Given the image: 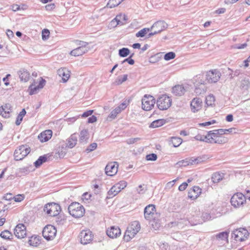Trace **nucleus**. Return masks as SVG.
I'll return each mask as SVG.
<instances>
[{
	"label": "nucleus",
	"mask_w": 250,
	"mask_h": 250,
	"mask_svg": "<svg viewBox=\"0 0 250 250\" xmlns=\"http://www.w3.org/2000/svg\"><path fill=\"white\" fill-rule=\"evenodd\" d=\"M140 229L141 225L138 221L132 222L127 228L125 233L124 240L126 242L129 241L140 230Z\"/></svg>",
	"instance_id": "obj_1"
},
{
	"label": "nucleus",
	"mask_w": 250,
	"mask_h": 250,
	"mask_svg": "<svg viewBox=\"0 0 250 250\" xmlns=\"http://www.w3.org/2000/svg\"><path fill=\"white\" fill-rule=\"evenodd\" d=\"M69 214L73 217L79 218L85 213V209L83 205L78 202L71 203L68 208Z\"/></svg>",
	"instance_id": "obj_2"
},
{
	"label": "nucleus",
	"mask_w": 250,
	"mask_h": 250,
	"mask_svg": "<svg viewBox=\"0 0 250 250\" xmlns=\"http://www.w3.org/2000/svg\"><path fill=\"white\" fill-rule=\"evenodd\" d=\"M171 99L167 95H163L157 100V105L160 110H164L168 108L171 105Z\"/></svg>",
	"instance_id": "obj_3"
},
{
	"label": "nucleus",
	"mask_w": 250,
	"mask_h": 250,
	"mask_svg": "<svg viewBox=\"0 0 250 250\" xmlns=\"http://www.w3.org/2000/svg\"><path fill=\"white\" fill-rule=\"evenodd\" d=\"M155 103V99L152 96L145 95L142 99V109L149 111L154 107Z\"/></svg>",
	"instance_id": "obj_4"
},
{
	"label": "nucleus",
	"mask_w": 250,
	"mask_h": 250,
	"mask_svg": "<svg viewBox=\"0 0 250 250\" xmlns=\"http://www.w3.org/2000/svg\"><path fill=\"white\" fill-rule=\"evenodd\" d=\"M249 236L248 230L243 228L234 230L232 233V237L236 241H245Z\"/></svg>",
	"instance_id": "obj_5"
},
{
	"label": "nucleus",
	"mask_w": 250,
	"mask_h": 250,
	"mask_svg": "<svg viewBox=\"0 0 250 250\" xmlns=\"http://www.w3.org/2000/svg\"><path fill=\"white\" fill-rule=\"evenodd\" d=\"M57 233L56 228L52 225L46 226L42 230V236L47 240H53Z\"/></svg>",
	"instance_id": "obj_6"
},
{
	"label": "nucleus",
	"mask_w": 250,
	"mask_h": 250,
	"mask_svg": "<svg viewBox=\"0 0 250 250\" xmlns=\"http://www.w3.org/2000/svg\"><path fill=\"white\" fill-rule=\"evenodd\" d=\"M246 202L245 196L241 193L234 194L231 198V205L235 208H239Z\"/></svg>",
	"instance_id": "obj_7"
},
{
	"label": "nucleus",
	"mask_w": 250,
	"mask_h": 250,
	"mask_svg": "<svg viewBox=\"0 0 250 250\" xmlns=\"http://www.w3.org/2000/svg\"><path fill=\"white\" fill-rule=\"evenodd\" d=\"M221 75V73L217 69L210 70L206 73V80L208 83H215L220 79Z\"/></svg>",
	"instance_id": "obj_8"
},
{
	"label": "nucleus",
	"mask_w": 250,
	"mask_h": 250,
	"mask_svg": "<svg viewBox=\"0 0 250 250\" xmlns=\"http://www.w3.org/2000/svg\"><path fill=\"white\" fill-rule=\"evenodd\" d=\"M80 242L83 245L90 243L93 239V235L90 230H83L79 235Z\"/></svg>",
	"instance_id": "obj_9"
},
{
	"label": "nucleus",
	"mask_w": 250,
	"mask_h": 250,
	"mask_svg": "<svg viewBox=\"0 0 250 250\" xmlns=\"http://www.w3.org/2000/svg\"><path fill=\"white\" fill-rule=\"evenodd\" d=\"M118 165L117 162H112L109 163L105 167V173L108 176H113L118 171Z\"/></svg>",
	"instance_id": "obj_10"
},
{
	"label": "nucleus",
	"mask_w": 250,
	"mask_h": 250,
	"mask_svg": "<svg viewBox=\"0 0 250 250\" xmlns=\"http://www.w3.org/2000/svg\"><path fill=\"white\" fill-rule=\"evenodd\" d=\"M167 28V24L163 21L155 22L150 28V30H154L159 33Z\"/></svg>",
	"instance_id": "obj_11"
},
{
	"label": "nucleus",
	"mask_w": 250,
	"mask_h": 250,
	"mask_svg": "<svg viewBox=\"0 0 250 250\" xmlns=\"http://www.w3.org/2000/svg\"><path fill=\"white\" fill-rule=\"evenodd\" d=\"M155 211V206L153 204L147 206L144 209V216L146 219L151 220L154 219V214Z\"/></svg>",
	"instance_id": "obj_12"
},
{
	"label": "nucleus",
	"mask_w": 250,
	"mask_h": 250,
	"mask_svg": "<svg viewBox=\"0 0 250 250\" xmlns=\"http://www.w3.org/2000/svg\"><path fill=\"white\" fill-rule=\"evenodd\" d=\"M202 100L199 98H194L190 102V108L192 112L195 113L201 109Z\"/></svg>",
	"instance_id": "obj_13"
},
{
	"label": "nucleus",
	"mask_w": 250,
	"mask_h": 250,
	"mask_svg": "<svg viewBox=\"0 0 250 250\" xmlns=\"http://www.w3.org/2000/svg\"><path fill=\"white\" fill-rule=\"evenodd\" d=\"M1 112L2 113V117L4 118H8L11 116L13 112L12 106L11 104L7 103L3 105H0Z\"/></svg>",
	"instance_id": "obj_14"
},
{
	"label": "nucleus",
	"mask_w": 250,
	"mask_h": 250,
	"mask_svg": "<svg viewBox=\"0 0 250 250\" xmlns=\"http://www.w3.org/2000/svg\"><path fill=\"white\" fill-rule=\"evenodd\" d=\"M106 234L110 238H116L120 236L121 234V231L118 227L112 226L110 228L107 229Z\"/></svg>",
	"instance_id": "obj_15"
},
{
	"label": "nucleus",
	"mask_w": 250,
	"mask_h": 250,
	"mask_svg": "<svg viewBox=\"0 0 250 250\" xmlns=\"http://www.w3.org/2000/svg\"><path fill=\"white\" fill-rule=\"evenodd\" d=\"M52 136V131L50 129L45 130L38 135V139L42 143L46 142Z\"/></svg>",
	"instance_id": "obj_16"
},
{
	"label": "nucleus",
	"mask_w": 250,
	"mask_h": 250,
	"mask_svg": "<svg viewBox=\"0 0 250 250\" xmlns=\"http://www.w3.org/2000/svg\"><path fill=\"white\" fill-rule=\"evenodd\" d=\"M208 143L223 144L227 143L228 141V139L227 137L221 136H218L216 137L213 136V138L210 136V139H208Z\"/></svg>",
	"instance_id": "obj_17"
},
{
	"label": "nucleus",
	"mask_w": 250,
	"mask_h": 250,
	"mask_svg": "<svg viewBox=\"0 0 250 250\" xmlns=\"http://www.w3.org/2000/svg\"><path fill=\"white\" fill-rule=\"evenodd\" d=\"M202 192V189L198 186H194L188 192V197L192 199H195L199 196Z\"/></svg>",
	"instance_id": "obj_18"
},
{
	"label": "nucleus",
	"mask_w": 250,
	"mask_h": 250,
	"mask_svg": "<svg viewBox=\"0 0 250 250\" xmlns=\"http://www.w3.org/2000/svg\"><path fill=\"white\" fill-rule=\"evenodd\" d=\"M58 75L62 78V82H66L70 77V71L65 68H61L57 71Z\"/></svg>",
	"instance_id": "obj_19"
},
{
	"label": "nucleus",
	"mask_w": 250,
	"mask_h": 250,
	"mask_svg": "<svg viewBox=\"0 0 250 250\" xmlns=\"http://www.w3.org/2000/svg\"><path fill=\"white\" fill-rule=\"evenodd\" d=\"M19 79L21 82H27L30 79V75L29 72L24 68L21 69L18 72Z\"/></svg>",
	"instance_id": "obj_20"
},
{
	"label": "nucleus",
	"mask_w": 250,
	"mask_h": 250,
	"mask_svg": "<svg viewBox=\"0 0 250 250\" xmlns=\"http://www.w3.org/2000/svg\"><path fill=\"white\" fill-rule=\"evenodd\" d=\"M26 235V227L23 224L17 225V238H23Z\"/></svg>",
	"instance_id": "obj_21"
},
{
	"label": "nucleus",
	"mask_w": 250,
	"mask_h": 250,
	"mask_svg": "<svg viewBox=\"0 0 250 250\" xmlns=\"http://www.w3.org/2000/svg\"><path fill=\"white\" fill-rule=\"evenodd\" d=\"M19 151L20 154L17 155V161L22 160L25 156L30 152V148L26 147L24 146H20Z\"/></svg>",
	"instance_id": "obj_22"
},
{
	"label": "nucleus",
	"mask_w": 250,
	"mask_h": 250,
	"mask_svg": "<svg viewBox=\"0 0 250 250\" xmlns=\"http://www.w3.org/2000/svg\"><path fill=\"white\" fill-rule=\"evenodd\" d=\"M88 51L87 48L84 47L83 46H79L76 49L72 50L70 54L72 56L77 57L83 55L85 53Z\"/></svg>",
	"instance_id": "obj_23"
},
{
	"label": "nucleus",
	"mask_w": 250,
	"mask_h": 250,
	"mask_svg": "<svg viewBox=\"0 0 250 250\" xmlns=\"http://www.w3.org/2000/svg\"><path fill=\"white\" fill-rule=\"evenodd\" d=\"M41 237L38 235H33L28 240V243L30 246L37 247L41 243Z\"/></svg>",
	"instance_id": "obj_24"
},
{
	"label": "nucleus",
	"mask_w": 250,
	"mask_h": 250,
	"mask_svg": "<svg viewBox=\"0 0 250 250\" xmlns=\"http://www.w3.org/2000/svg\"><path fill=\"white\" fill-rule=\"evenodd\" d=\"M186 89L182 85H177L172 88V93L175 96H181L185 93Z\"/></svg>",
	"instance_id": "obj_25"
},
{
	"label": "nucleus",
	"mask_w": 250,
	"mask_h": 250,
	"mask_svg": "<svg viewBox=\"0 0 250 250\" xmlns=\"http://www.w3.org/2000/svg\"><path fill=\"white\" fill-rule=\"evenodd\" d=\"M77 136L76 134H73L67 140V146L68 147L72 148L74 147L77 143Z\"/></svg>",
	"instance_id": "obj_26"
},
{
	"label": "nucleus",
	"mask_w": 250,
	"mask_h": 250,
	"mask_svg": "<svg viewBox=\"0 0 250 250\" xmlns=\"http://www.w3.org/2000/svg\"><path fill=\"white\" fill-rule=\"evenodd\" d=\"M120 189L116 185H114L108 191V196L107 198H111L116 195L119 192Z\"/></svg>",
	"instance_id": "obj_27"
},
{
	"label": "nucleus",
	"mask_w": 250,
	"mask_h": 250,
	"mask_svg": "<svg viewBox=\"0 0 250 250\" xmlns=\"http://www.w3.org/2000/svg\"><path fill=\"white\" fill-rule=\"evenodd\" d=\"M51 208V212L54 214V216H57L59 214L61 210V207L56 203H50Z\"/></svg>",
	"instance_id": "obj_28"
},
{
	"label": "nucleus",
	"mask_w": 250,
	"mask_h": 250,
	"mask_svg": "<svg viewBox=\"0 0 250 250\" xmlns=\"http://www.w3.org/2000/svg\"><path fill=\"white\" fill-rule=\"evenodd\" d=\"M88 139V133L86 129L82 130L80 134V141L81 143H85Z\"/></svg>",
	"instance_id": "obj_29"
},
{
	"label": "nucleus",
	"mask_w": 250,
	"mask_h": 250,
	"mask_svg": "<svg viewBox=\"0 0 250 250\" xmlns=\"http://www.w3.org/2000/svg\"><path fill=\"white\" fill-rule=\"evenodd\" d=\"M207 159L206 156H199L197 157H191V162H193V165H197L203 163Z\"/></svg>",
	"instance_id": "obj_30"
},
{
	"label": "nucleus",
	"mask_w": 250,
	"mask_h": 250,
	"mask_svg": "<svg viewBox=\"0 0 250 250\" xmlns=\"http://www.w3.org/2000/svg\"><path fill=\"white\" fill-rule=\"evenodd\" d=\"M166 123V121L164 119H158L154 121L150 125V127L156 128L161 126Z\"/></svg>",
	"instance_id": "obj_31"
},
{
	"label": "nucleus",
	"mask_w": 250,
	"mask_h": 250,
	"mask_svg": "<svg viewBox=\"0 0 250 250\" xmlns=\"http://www.w3.org/2000/svg\"><path fill=\"white\" fill-rule=\"evenodd\" d=\"M179 166L186 167L189 165H193V162H191V157L189 158H186L182 161H179L177 164Z\"/></svg>",
	"instance_id": "obj_32"
},
{
	"label": "nucleus",
	"mask_w": 250,
	"mask_h": 250,
	"mask_svg": "<svg viewBox=\"0 0 250 250\" xmlns=\"http://www.w3.org/2000/svg\"><path fill=\"white\" fill-rule=\"evenodd\" d=\"M171 143L175 147L179 146L182 143V139L179 137H171L170 140Z\"/></svg>",
	"instance_id": "obj_33"
},
{
	"label": "nucleus",
	"mask_w": 250,
	"mask_h": 250,
	"mask_svg": "<svg viewBox=\"0 0 250 250\" xmlns=\"http://www.w3.org/2000/svg\"><path fill=\"white\" fill-rule=\"evenodd\" d=\"M47 160V158L45 155L40 156L38 159L34 163V165L36 167H39L43 163L45 162Z\"/></svg>",
	"instance_id": "obj_34"
},
{
	"label": "nucleus",
	"mask_w": 250,
	"mask_h": 250,
	"mask_svg": "<svg viewBox=\"0 0 250 250\" xmlns=\"http://www.w3.org/2000/svg\"><path fill=\"white\" fill-rule=\"evenodd\" d=\"M223 175L218 173L216 172L213 174L211 179L214 183H217L223 179Z\"/></svg>",
	"instance_id": "obj_35"
},
{
	"label": "nucleus",
	"mask_w": 250,
	"mask_h": 250,
	"mask_svg": "<svg viewBox=\"0 0 250 250\" xmlns=\"http://www.w3.org/2000/svg\"><path fill=\"white\" fill-rule=\"evenodd\" d=\"M194 91L197 95H201L205 93L206 89L204 83H201V84L198 87L196 86Z\"/></svg>",
	"instance_id": "obj_36"
},
{
	"label": "nucleus",
	"mask_w": 250,
	"mask_h": 250,
	"mask_svg": "<svg viewBox=\"0 0 250 250\" xmlns=\"http://www.w3.org/2000/svg\"><path fill=\"white\" fill-rule=\"evenodd\" d=\"M66 153V147H60L58 150V152L56 153L55 156L56 157L63 158Z\"/></svg>",
	"instance_id": "obj_37"
},
{
	"label": "nucleus",
	"mask_w": 250,
	"mask_h": 250,
	"mask_svg": "<svg viewBox=\"0 0 250 250\" xmlns=\"http://www.w3.org/2000/svg\"><path fill=\"white\" fill-rule=\"evenodd\" d=\"M123 0H109L107 4V7L112 8L120 4Z\"/></svg>",
	"instance_id": "obj_38"
},
{
	"label": "nucleus",
	"mask_w": 250,
	"mask_h": 250,
	"mask_svg": "<svg viewBox=\"0 0 250 250\" xmlns=\"http://www.w3.org/2000/svg\"><path fill=\"white\" fill-rule=\"evenodd\" d=\"M26 112L24 108L22 109L21 111L20 112L17 118V125H20L23 119V117L25 115Z\"/></svg>",
	"instance_id": "obj_39"
},
{
	"label": "nucleus",
	"mask_w": 250,
	"mask_h": 250,
	"mask_svg": "<svg viewBox=\"0 0 250 250\" xmlns=\"http://www.w3.org/2000/svg\"><path fill=\"white\" fill-rule=\"evenodd\" d=\"M0 236L1 238L7 240L12 239L13 236L11 232L7 230L2 231L0 234Z\"/></svg>",
	"instance_id": "obj_40"
},
{
	"label": "nucleus",
	"mask_w": 250,
	"mask_h": 250,
	"mask_svg": "<svg viewBox=\"0 0 250 250\" xmlns=\"http://www.w3.org/2000/svg\"><path fill=\"white\" fill-rule=\"evenodd\" d=\"M215 97L213 95H208L206 99V104L208 106H212L214 104Z\"/></svg>",
	"instance_id": "obj_41"
},
{
	"label": "nucleus",
	"mask_w": 250,
	"mask_h": 250,
	"mask_svg": "<svg viewBox=\"0 0 250 250\" xmlns=\"http://www.w3.org/2000/svg\"><path fill=\"white\" fill-rule=\"evenodd\" d=\"M130 53V50L127 48H122L119 50V55L121 57H125Z\"/></svg>",
	"instance_id": "obj_42"
},
{
	"label": "nucleus",
	"mask_w": 250,
	"mask_h": 250,
	"mask_svg": "<svg viewBox=\"0 0 250 250\" xmlns=\"http://www.w3.org/2000/svg\"><path fill=\"white\" fill-rule=\"evenodd\" d=\"M229 232L227 231L220 232L216 234V237L217 239L222 240H227L229 236Z\"/></svg>",
	"instance_id": "obj_43"
},
{
	"label": "nucleus",
	"mask_w": 250,
	"mask_h": 250,
	"mask_svg": "<svg viewBox=\"0 0 250 250\" xmlns=\"http://www.w3.org/2000/svg\"><path fill=\"white\" fill-rule=\"evenodd\" d=\"M150 30V28H143L136 34V36L137 37H143Z\"/></svg>",
	"instance_id": "obj_44"
},
{
	"label": "nucleus",
	"mask_w": 250,
	"mask_h": 250,
	"mask_svg": "<svg viewBox=\"0 0 250 250\" xmlns=\"http://www.w3.org/2000/svg\"><path fill=\"white\" fill-rule=\"evenodd\" d=\"M120 112V109L117 108V107L115 108L109 115L108 119H111V120L114 119L116 117L117 115Z\"/></svg>",
	"instance_id": "obj_45"
},
{
	"label": "nucleus",
	"mask_w": 250,
	"mask_h": 250,
	"mask_svg": "<svg viewBox=\"0 0 250 250\" xmlns=\"http://www.w3.org/2000/svg\"><path fill=\"white\" fill-rule=\"evenodd\" d=\"M125 17V15L124 14H120L117 15L115 19V20L116 21V24L115 25V26H117V25H122L124 24V22L122 21L123 18Z\"/></svg>",
	"instance_id": "obj_46"
},
{
	"label": "nucleus",
	"mask_w": 250,
	"mask_h": 250,
	"mask_svg": "<svg viewBox=\"0 0 250 250\" xmlns=\"http://www.w3.org/2000/svg\"><path fill=\"white\" fill-rule=\"evenodd\" d=\"M176 56L175 53L173 52H169L166 53L164 56V59L166 61H169L174 59Z\"/></svg>",
	"instance_id": "obj_47"
},
{
	"label": "nucleus",
	"mask_w": 250,
	"mask_h": 250,
	"mask_svg": "<svg viewBox=\"0 0 250 250\" xmlns=\"http://www.w3.org/2000/svg\"><path fill=\"white\" fill-rule=\"evenodd\" d=\"M40 88L39 87V86H35L33 84H31L29 87V89L30 90L29 91V94L30 95H33L35 94L38 90H39Z\"/></svg>",
	"instance_id": "obj_48"
},
{
	"label": "nucleus",
	"mask_w": 250,
	"mask_h": 250,
	"mask_svg": "<svg viewBox=\"0 0 250 250\" xmlns=\"http://www.w3.org/2000/svg\"><path fill=\"white\" fill-rule=\"evenodd\" d=\"M51 206L50 203H48L45 205L44 207V211L46 212V213L50 216H54V214H53L51 212Z\"/></svg>",
	"instance_id": "obj_49"
},
{
	"label": "nucleus",
	"mask_w": 250,
	"mask_h": 250,
	"mask_svg": "<svg viewBox=\"0 0 250 250\" xmlns=\"http://www.w3.org/2000/svg\"><path fill=\"white\" fill-rule=\"evenodd\" d=\"M50 32L49 30L47 29H44L42 31V39L43 41L47 40L49 38Z\"/></svg>",
	"instance_id": "obj_50"
},
{
	"label": "nucleus",
	"mask_w": 250,
	"mask_h": 250,
	"mask_svg": "<svg viewBox=\"0 0 250 250\" xmlns=\"http://www.w3.org/2000/svg\"><path fill=\"white\" fill-rule=\"evenodd\" d=\"M146 190V186H145V185H141L137 188V191L139 194H144L145 193Z\"/></svg>",
	"instance_id": "obj_51"
},
{
	"label": "nucleus",
	"mask_w": 250,
	"mask_h": 250,
	"mask_svg": "<svg viewBox=\"0 0 250 250\" xmlns=\"http://www.w3.org/2000/svg\"><path fill=\"white\" fill-rule=\"evenodd\" d=\"M6 35H7V37L8 38V39L12 42H14V32L10 30V29H7V31H6Z\"/></svg>",
	"instance_id": "obj_52"
},
{
	"label": "nucleus",
	"mask_w": 250,
	"mask_h": 250,
	"mask_svg": "<svg viewBox=\"0 0 250 250\" xmlns=\"http://www.w3.org/2000/svg\"><path fill=\"white\" fill-rule=\"evenodd\" d=\"M127 75L125 74L123 76L119 77L118 78V80L117 81L116 83L117 84H121L123 82H125L127 80Z\"/></svg>",
	"instance_id": "obj_53"
},
{
	"label": "nucleus",
	"mask_w": 250,
	"mask_h": 250,
	"mask_svg": "<svg viewBox=\"0 0 250 250\" xmlns=\"http://www.w3.org/2000/svg\"><path fill=\"white\" fill-rule=\"evenodd\" d=\"M3 199L7 201L14 200L16 201V196L12 193H7L3 196Z\"/></svg>",
	"instance_id": "obj_54"
},
{
	"label": "nucleus",
	"mask_w": 250,
	"mask_h": 250,
	"mask_svg": "<svg viewBox=\"0 0 250 250\" xmlns=\"http://www.w3.org/2000/svg\"><path fill=\"white\" fill-rule=\"evenodd\" d=\"M250 83L247 80H243L241 82L240 87L244 89H247L249 87Z\"/></svg>",
	"instance_id": "obj_55"
},
{
	"label": "nucleus",
	"mask_w": 250,
	"mask_h": 250,
	"mask_svg": "<svg viewBox=\"0 0 250 250\" xmlns=\"http://www.w3.org/2000/svg\"><path fill=\"white\" fill-rule=\"evenodd\" d=\"M118 186L120 191L124 189L127 186V182L125 181H121L117 184H115Z\"/></svg>",
	"instance_id": "obj_56"
},
{
	"label": "nucleus",
	"mask_w": 250,
	"mask_h": 250,
	"mask_svg": "<svg viewBox=\"0 0 250 250\" xmlns=\"http://www.w3.org/2000/svg\"><path fill=\"white\" fill-rule=\"evenodd\" d=\"M97 147V144L96 143H93L91 144L86 149V151L87 152H91L95 150Z\"/></svg>",
	"instance_id": "obj_57"
},
{
	"label": "nucleus",
	"mask_w": 250,
	"mask_h": 250,
	"mask_svg": "<svg viewBox=\"0 0 250 250\" xmlns=\"http://www.w3.org/2000/svg\"><path fill=\"white\" fill-rule=\"evenodd\" d=\"M213 136H214L215 137L219 136V133H217V129L208 131L207 134V139H210V136H211L213 138Z\"/></svg>",
	"instance_id": "obj_58"
},
{
	"label": "nucleus",
	"mask_w": 250,
	"mask_h": 250,
	"mask_svg": "<svg viewBox=\"0 0 250 250\" xmlns=\"http://www.w3.org/2000/svg\"><path fill=\"white\" fill-rule=\"evenodd\" d=\"M157 158V156L154 153L148 154L146 156V159L148 161H155Z\"/></svg>",
	"instance_id": "obj_59"
},
{
	"label": "nucleus",
	"mask_w": 250,
	"mask_h": 250,
	"mask_svg": "<svg viewBox=\"0 0 250 250\" xmlns=\"http://www.w3.org/2000/svg\"><path fill=\"white\" fill-rule=\"evenodd\" d=\"M195 139L197 140L204 141L206 143H208V141H208V139H207V134L206 136H202L200 135H198L195 136Z\"/></svg>",
	"instance_id": "obj_60"
},
{
	"label": "nucleus",
	"mask_w": 250,
	"mask_h": 250,
	"mask_svg": "<svg viewBox=\"0 0 250 250\" xmlns=\"http://www.w3.org/2000/svg\"><path fill=\"white\" fill-rule=\"evenodd\" d=\"M27 8V5L24 4H21V5L17 4V11H24Z\"/></svg>",
	"instance_id": "obj_61"
},
{
	"label": "nucleus",
	"mask_w": 250,
	"mask_h": 250,
	"mask_svg": "<svg viewBox=\"0 0 250 250\" xmlns=\"http://www.w3.org/2000/svg\"><path fill=\"white\" fill-rule=\"evenodd\" d=\"M140 140V138H130L127 140L128 144H133Z\"/></svg>",
	"instance_id": "obj_62"
},
{
	"label": "nucleus",
	"mask_w": 250,
	"mask_h": 250,
	"mask_svg": "<svg viewBox=\"0 0 250 250\" xmlns=\"http://www.w3.org/2000/svg\"><path fill=\"white\" fill-rule=\"evenodd\" d=\"M188 183L187 182H184L181 185H180L179 187V190L180 191H184L185 190L188 186Z\"/></svg>",
	"instance_id": "obj_63"
},
{
	"label": "nucleus",
	"mask_w": 250,
	"mask_h": 250,
	"mask_svg": "<svg viewBox=\"0 0 250 250\" xmlns=\"http://www.w3.org/2000/svg\"><path fill=\"white\" fill-rule=\"evenodd\" d=\"M203 219L204 221L209 220L211 219V216L208 213H204L202 214Z\"/></svg>",
	"instance_id": "obj_64"
}]
</instances>
